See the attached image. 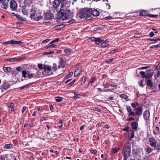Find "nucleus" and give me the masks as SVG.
<instances>
[{"instance_id": "1", "label": "nucleus", "mask_w": 160, "mask_h": 160, "mask_svg": "<svg viewBox=\"0 0 160 160\" xmlns=\"http://www.w3.org/2000/svg\"><path fill=\"white\" fill-rule=\"evenodd\" d=\"M91 42L92 43H94L97 44H99L101 43L100 46L102 48L107 47L109 45V41L108 40H106L105 41L103 42V40L100 38H96L94 37H91Z\"/></svg>"}, {"instance_id": "2", "label": "nucleus", "mask_w": 160, "mask_h": 160, "mask_svg": "<svg viewBox=\"0 0 160 160\" xmlns=\"http://www.w3.org/2000/svg\"><path fill=\"white\" fill-rule=\"evenodd\" d=\"M78 16L81 18H85L87 20H90V9L84 8L81 10Z\"/></svg>"}, {"instance_id": "3", "label": "nucleus", "mask_w": 160, "mask_h": 160, "mask_svg": "<svg viewBox=\"0 0 160 160\" xmlns=\"http://www.w3.org/2000/svg\"><path fill=\"white\" fill-rule=\"evenodd\" d=\"M62 12V13H60V12L58 13L59 16L58 18L63 20H66L68 18L69 11L68 10L64 11Z\"/></svg>"}, {"instance_id": "4", "label": "nucleus", "mask_w": 160, "mask_h": 160, "mask_svg": "<svg viewBox=\"0 0 160 160\" xmlns=\"http://www.w3.org/2000/svg\"><path fill=\"white\" fill-rule=\"evenodd\" d=\"M17 7V4L16 2L13 0H11L10 2V8L12 11L16 10Z\"/></svg>"}, {"instance_id": "5", "label": "nucleus", "mask_w": 160, "mask_h": 160, "mask_svg": "<svg viewBox=\"0 0 160 160\" xmlns=\"http://www.w3.org/2000/svg\"><path fill=\"white\" fill-rule=\"evenodd\" d=\"M135 114L136 115L139 116L142 114V110L140 106L135 109Z\"/></svg>"}, {"instance_id": "6", "label": "nucleus", "mask_w": 160, "mask_h": 160, "mask_svg": "<svg viewBox=\"0 0 160 160\" xmlns=\"http://www.w3.org/2000/svg\"><path fill=\"white\" fill-rule=\"evenodd\" d=\"M140 74L142 76L143 78L146 79L149 78L152 76V75L151 73L146 74L145 72L143 71H141L140 72Z\"/></svg>"}, {"instance_id": "7", "label": "nucleus", "mask_w": 160, "mask_h": 160, "mask_svg": "<svg viewBox=\"0 0 160 160\" xmlns=\"http://www.w3.org/2000/svg\"><path fill=\"white\" fill-rule=\"evenodd\" d=\"M150 145L152 147L154 148L156 147L157 144L156 141L152 138H150L149 140Z\"/></svg>"}, {"instance_id": "8", "label": "nucleus", "mask_w": 160, "mask_h": 160, "mask_svg": "<svg viewBox=\"0 0 160 160\" xmlns=\"http://www.w3.org/2000/svg\"><path fill=\"white\" fill-rule=\"evenodd\" d=\"M36 11L33 9L32 8L30 11V18L34 20V18L36 17L37 14Z\"/></svg>"}, {"instance_id": "9", "label": "nucleus", "mask_w": 160, "mask_h": 160, "mask_svg": "<svg viewBox=\"0 0 160 160\" xmlns=\"http://www.w3.org/2000/svg\"><path fill=\"white\" fill-rule=\"evenodd\" d=\"M10 88L9 85L6 82H4L3 83L2 85L0 87L1 89L4 90H6Z\"/></svg>"}, {"instance_id": "10", "label": "nucleus", "mask_w": 160, "mask_h": 160, "mask_svg": "<svg viewBox=\"0 0 160 160\" xmlns=\"http://www.w3.org/2000/svg\"><path fill=\"white\" fill-rule=\"evenodd\" d=\"M150 116V112L148 110H146L143 113V117L145 120H148Z\"/></svg>"}, {"instance_id": "11", "label": "nucleus", "mask_w": 160, "mask_h": 160, "mask_svg": "<svg viewBox=\"0 0 160 160\" xmlns=\"http://www.w3.org/2000/svg\"><path fill=\"white\" fill-rule=\"evenodd\" d=\"M131 126L132 128L134 130L136 131L137 129L138 123L136 122H133L132 123Z\"/></svg>"}, {"instance_id": "12", "label": "nucleus", "mask_w": 160, "mask_h": 160, "mask_svg": "<svg viewBox=\"0 0 160 160\" xmlns=\"http://www.w3.org/2000/svg\"><path fill=\"white\" fill-rule=\"evenodd\" d=\"M130 152V149L128 148L127 149L125 150L124 152V158H126V159H127V158H128L129 155V154Z\"/></svg>"}, {"instance_id": "13", "label": "nucleus", "mask_w": 160, "mask_h": 160, "mask_svg": "<svg viewBox=\"0 0 160 160\" xmlns=\"http://www.w3.org/2000/svg\"><path fill=\"white\" fill-rule=\"evenodd\" d=\"M60 2L58 0H55L52 2L53 7L55 8L58 7L60 5Z\"/></svg>"}, {"instance_id": "14", "label": "nucleus", "mask_w": 160, "mask_h": 160, "mask_svg": "<svg viewBox=\"0 0 160 160\" xmlns=\"http://www.w3.org/2000/svg\"><path fill=\"white\" fill-rule=\"evenodd\" d=\"M22 59V58H11L6 60V61L14 62L15 61H20Z\"/></svg>"}, {"instance_id": "15", "label": "nucleus", "mask_w": 160, "mask_h": 160, "mask_svg": "<svg viewBox=\"0 0 160 160\" xmlns=\"http://www.w3.org/2000/svg\"><path fill=\"white\" fill-rule=\"evenodd\" d=\"M51 67L49 65H45L43 66V69L45 71H47L48 73V72L51 71Z\"/></svg>"}, {"instance_id": "16", "label": "nucleus", "mask_w": 160, "mask_h": 160, "mask_svg": "<svg viewBox=\"0 0 160 160\" xmlns=\"http://www.w3.org/2000/svg\"><path fill=\"white\" fill-rule=\"evenodd\" d=\"M61 7L60 10L58 12H60V13H63L62 12H64V11L67 10L66 9L67 8L65 6V4L64 3H62L61 4Z\"/></svg>"}, {"instance_id": "17", "label": "nucleus", "mask_w": 160, "mask_h": 160, "mask_svg": "<svg viewBox=\"0 0 160 160\" xmlns=\"http://www.w3.org/2000/svg\"><path fill=\"white\" fill-rule=\"evenodd\" d=\"M2 2V7L4 9H7V8L8 6V2H5V1H3Z\"/></svg>"}, {"instance_id": "18", "label": "nucleus", "mask_w": 160, "mask_h": 160, "mask_svg": "<svg viewBox=\"0 0 160 160\" xmlns=\"http://www.w3.org/2000/svg\"><path fill=\"white\" fill-rule=\"evenodd\" d=\"M92 15L94 16H97L99 15V12L96 9H94L93 10H92Z\"/></svg>"}, {"instance_id": "19", "label": "nucleus", "mask_w": 160, "mask_h": 160, "mask_svg": "<svg viewBox=\"0 0 160 160\" xmlns=\"http://www.w3.org/2000/svg\"><path fill=\"white\" fill-rule=\"evenodd\" d=\"M64 27V25L63 24L58 25L55 26L54 28L56 30H60L63 29Z\"/></svg>"}, {"instance_id": "20", "label": "nucleus", "mask_w": 160, "mask_h": 160, "mask_svg": "<svg viewBox=\"0 0 160 160\" xmlns=\"http://www.w3.org/2000/svg\"><path fill=\"white\" fill-rule=\"evenodd\" d=\"M29 72H28L26 70H22V77L24 78H26L27 77V76L28 75Z\"/></svg>"}, {"instance_id": "21", "label": "nucleus", "mask_w": 160, "mask_h": 160, "mask_svg": "<svg viewBox=\"0 0 160 160\" xmlns=\"http://www.w3.org/2000/svg\"><path fill=\"white\" fill-rule=\"evenodd\" d=\"M81 68H78L77 69V70L74 72V76L75 77L78 76V75L80 74L81 72Z\"/></svg>"}, {"instance_id": "22", "label": "nucleus", "mask_w": 160, "mask_h": 160, "mask_svg": "<svg viewBox=\"0 0 160 160\" xmlns=\"http://www.w3.org/2000/svg\"><path fill=\"white\" fill-rule=\"evenodd\" d=\"M53 18V17L52 16L51 14H47L45 17V20H50L52 19Z\"/></svg>"}, {"instance_id": "23", "label": "nucleus", "mask_w": 160, "mask_h": 160, "mask_svg": "<svg viewBox=\"0 0 160 160\" xmlns=\"http://www.w3.org/2000/svg\"><path fill=\"white\" fill-rule=\"evenodd\" d=\"M3 71L6 73L11 72L12 70V68L10 67H4L3 68Z\"/></svg>"}, {"instance_id": "24", "label": "nucleus", "mask_w": 160, "mask_h": 160, "mask_svg": "<svg viewBox=\"0 0 160 160\" xmlns=\"http://www.w3.org/2000/svg\"><path fill=\"white\" fill-rule=\"evenodd\" d=\"M153 149L151 148L149 146H147L145 148V150L148 154H149L152 152L153 151Z\"/></svg>"}, {"instance_id": "25", "label": "nucleus", "mask_w": 160, "mask_h": 160, "mask_svg": "<svg viewBox=\"0 0 160 160\" xmlns=\"http://www.w3.org/2000/svg\"><path fill=\"white\" fill-rule=\"evenodd\" d=\"M22 12L24 15H27L28 13V10L26 8H23L22 9Z\"/></svg>"}, {"instance_id": "26", "label": "nucleus", "mask_w": 160, "mask_h": 160, "mask_svg": "<svg viewBox=\"0 0 160 160\" xmlns=\"http://www.w3.org/2000/svg\"><path fill=\"white\" fill-rule=\"evenodd\" d=\"M63 51L64 52L67 54H70L72 52V50L70 48H67L64 49Z\"/></svg>"}, {"instance_id": "27", "label": "nucleus", "mask_w": 160, "mask_h": 160, "mask_svg": "<svg viewBox=\"0 0 160 160\" xmlns=\"http://www.w3.org/2000/svg\"><path fill=\"white\" fill-rule=\"evenodd\" d=\"M147 85L148 87L151 88L152 86V82L151 80L150 79H148L147 81Z\"/></svg>"}, {"instance_id": "28", "label": "nucleus", "mask_w": 160, "mask_h": 160, "mask_svg": "<svg viewBox=\"0 0 160 160\" xmlns=\"http://www.w3.org/2000/svg\"><path fill=\"white\" fill-rule=\"evenodd\" d=\"M148 13L147 11H144L142 10L140 13V15L141 16H146Z\"/></svg>"}, {"instance_id": "29", "label": "nucleus", "mask_w": 160, "mask_h": 160, "mask_svg": "<svg viewBox=\"0 0 160 160\" xmlns=\"http://www.w3.org/2000/svg\"><path fill=\"white\" fill-rule=\"evenodd\" d=\"M130 139L131 140H132L133 139L134 137V131L132 130H130Z\"/></svg>"}, {"instance_id": "30", "label": "nucleus", "mask_w": 160, "mask_h": 160, "mask_svg": "<svg viewBox=\"0 0 160 160\" xmlns=\"http://www.w3.org/2000/svg\"><path fill=\"white\" fill-rule=\"evenodd\" d=\"M12 147V145L11 144H6L4 146L3 148L5 149H8Z\"/></svg>"}, {"instance_id": "31", "label": "nucleus", "mask_w": 160, "mask_h": 160, "mask_svg": "<svg viewBox=\"0 0 160 160\" xmlns=\"http://www.w3.org/2000/svg\"><path fill=\"white\" fill-rule=\"evenodd\" d=\"M73 74V72H70L68 73V75H67L65 77V79H68L70 77L72 76Z\"/></svg>"}, {"instance_id": "32", "label": "nucleus", "mask_w": 160, "mask_h": 160, "mask_svg": "<svg viewBox=\"0 0 160 160\" xmlns=\"http://www.w3.org/2000/svg\"><path fill=\"white\" fill-rule=\"evenodd\" d=\"M120 96L121 98H124L127 101H128L129 100V99L128 98V96L125 94H121V95H120Z\"/></svg>"}, {"instance_id": "33", "label": "nucleus", "mask_w": 160, "mask_h": 160, "mask_svg": "<svg viewBox=\"0 0 160 160\" xmlns=\"http://www.w3.org/2000/svg\"><path fill=\"white\" fill-rule=\"evenodd\" d=\"M42 17L41 16H37V17L34 18L35 21H38L39 20L42 19Z\"/></svg>"}, {"instance_id": "34", "label": "nucleus", "mask_w": 160, "mask_h": 160, "mask_svg": "<svg viewBox=\"0 0 160 160\" xmlns=\"http://www.w3.org/2000/svg\"><path fill=\"white\" fill-rule=\"evenodd\" d=\"M12 44H20L22 43L21 41H20L12 40Z\"/></svg>"}, {"instance_id": "35", "label": "nucleus", "mask_w": 160, "mask_h": 160, "mask_svg": "<svg viewBox=\"0 0 160 160\" xmlns=\"http://www.w3.org/2000/svg\"><path fill=\"white\" fill-rule=\"evenodd\" d=\"M55 100L57 102H60L62 100L63 98L61 97H57L55 98Z\"/></svg>"}, {"instance_id": "36", "label": "nucleus", "mask_w": 160, "mask_h": 160, "mask_svg": "<svg viewBox=\"0 0 160 160\" xmlns=\"http://www.w3.org/2000/svg\"><path fill=\"white\" fill-rule=\"evenodd\" d=\"M119 149V148H113L112 150V153L114 154L116 153Z\"/></svg>"}, {"instance_id": "37", "label": "nucleus", "mask_w": 160, "mask_h": 160, "mask_svg": "<svg viewBox=\"0 0 160 160\" xmlns=\"http://www.w3.org/2000/svg\"><path fill=\"white\" fill-rule=\"evenodd\" d=\"M34 73H28V75L27 76V77L29 79H31L32 78L34 77Z\"/></svg>"}, {"instance_id": "38", "label": "nucleus", "mask_w": 160, "mask_h": 160, "mask_svg": "<svg viewBox=\"0 0 160 160\" xmlns=\"http://www.w3.org/2000/svg\"><path fill=\"white\" fill-rule=\"evenodd\" d=\"M95 26H94L91 27V31L94 32L97 31L98 30L97 28H95Z\"/></svg>"}, {"instance_id": "39", "label": "nucleus", "mask_w": 160, "mask_h": 160, "mask_svg": "<svg viewBox=\"0 0 160 160\" xmlns=\"http://www.w3.org/2000/svg\"><path fill=\"white\" fill-rule=\"evenodd\" d=\"M3 44L5 46H6L8 44H12V40L4 42L3 43Z\"/></svg>"}, {"instance_id": "40", "label": "nucleus", "mask_w": 160, "mask_h": 160, "mask_svg": "<svg viewBox=\"0 0 160 160\" xmlns=\"http://www.w3.org/2000/svg\"><path fill=\"white\" fill-rule=\"evenodd\" d=\"M74 96L73 97V98H80L81 95L79 94H77V93H75L74 94Z\"/></svg>"}, {"instance_id": "41", "label": "nucleus", "mask_w": 160, "mask_h": 160, "mask_svg": "<svg viewBox=\"0 0 160 160\" xmlns=\"http://www.w3.org/2000/svg\"><path fill=\"white\" fill-rule=\"evenodd\" d=\"M29 87H30L29 84H26V85H25L24 86H23L22 87H20L19 88H20V89H23L25 88H28Z\"/></svg>"}, {"instance_id": "42", "label": "nucleus", "mask_w": 160, "mask_h": 160, "mask_svg": "<svg viewBox=\"0 0 160 160\" xmlns=\"http://www.w3.org/2000/svg\"><path fill=\"white\" fill-rule=\"evenodd\" d=\"M126 109L127 111L128 112H130L131 111H132V109L131 108V107L129 106H127L126 107Z\"/></svg>"}, {"instance_id": "43", "label": "nucleus", "mask_w": 160, "mask_h": 160, "mask_svg": "<svg viewBox=\"0 0 160 160\" xmlns=\"http://www.w3.org/2000/svg\"><path fill=\"white\" fill-rule=\"evenodd\" d=\"M86 77H84V76L83 77H82V80H81L82 84L84 83L86 81Z\"/></svg>"}, {"instance_id": "44", "label": "nucleus", "mask_w": 160, "mask_h": 160, "mask_svg": "<svg viewBox=\"0 0 160 160\" xmlns=\"http://www.w3.org/2000/svg\"><path fill=\"white\" fill-rule=\"evenodd\" d=\"M135 113H135V112H133L132 111L131 112H129V114H128V116H131V115H132L133 116H136V115Z\"/></svg>"}, {"instance_id": "45", "label": "nucleus", "mask_w": 160, "mask_h": 160, "mask_svg": "<svg viewBox=\"0 0 160 160\" xmlns=\"http://www.w3.org/2000/svg\"><path fill=\"white\" fill-rule=\"evenodd\" d=\"M143 82V80H141L138 82V83L139 85L141 87H143L144 85L142 84V82Z\"/></svg>"}, {"instance_id": "46", "label": "nucleus", "mask_w": 160, "mask_h": 160, "mask_svg": "<svg viewBox=\"0 0 160 160\" xmlns=\"http://www.w3.org/2000/svg\"><path fill=\"white\" fill-rule=\"evenodd\" d=\"M54 51H50L49 52H45L44 53V54L45 55H48V54H51L52 53H54Z\"/></svg>"}, {"instance_id": "47", "label": "nucleus", "mask_w": 160, "mask_h": 160, "mask_svg": "<svg viewBox=\"0 0 160 160\" xmlns=\"http://www.w3.org/2000/svg\"><path fill=\"white\" fill-rule=\"evenodd\" d=\"M60 62V64L62 65H65V61L62 58L61 59Z\"/></svg>"}, {"instance_id": "48", "label": "nucleus", "mask_w": 160, "mask_h": 160, "mask_svg": "<svg viewBox=\"0 0 160 160\" xmlns=\"http://www.w3.org/2000/svg\"><path fill=\"white\" fill-rule=\"evenodd\" d=\"M52 69L54 70L55 71L57 69V66L56 64L53 63V66L52 67Z\"/></svg>"}, {"instance_id": "49", "label": "nucleus", "mask_w": 160, "mask_h": 160, "mask_svg": "<svg viewBox=\"0 0 160 160\" xmlns=\"http://www.w3.org/2000/svg\"><path fill=\"white\" fill-rule=\"evenodd\" d=\"M59 38H57L54 40H53L52 41L50 42V44L53 43H54L55 42H57L59 41Z\"/></svg>"}, {"instance_id": "50", "label": "nucleus", "mask_w": 160, "mask_h": 160, "mask_svg": "<svg viewBox=\"0 0 160 160\" xmlns=\"http://www.w3.org/2000/svg\"><path fill=\"white\" fill-rule=\"evenodd\" d=\"M155 36V34L153 32H151L149 33V36L150 37H152Z\"/></svg>"}, {"instance_id": "51", "label": "nucleus", "mask_w": 160, "mask_h": 160, "mask_svg": "<svg viewBox=\"0 0 160 160\" xmlns=\"http://www.w3.org/2000/svg\"><path fill=\"white\" fill-rule=\"evenodd\" d=\"M50 40V39H47L46 40H44L42 42V43H46L48 42Z\"/></svg>"}, {"instance_id": "52", "label": "nucleus", "mask_w": 160, "mask_h": 160, "mask_svg": "<svg viewBox=\"0 0 160 160\" xmlns=\"http://www.w3.org/2000/svg\"><path fill=\"white\" fill-rule=\"evenodd\" d=\"M129 129L130 127H127L124 128L123 130L125 131H128L129 130Z\"/></svg>"}, {"instance_id": "53", "label": "nucleus", "mask_w": 160, "mask_h": 160, "mask_svg": "<svg viewBox=\"0 0 160 160\" xmlns=\"http://www.w3.org/2000/svg\"><path fill=\"white\" fill-rule=\"evenodd\" d=\"M110 86V85H108L107 83H104L103 84V86L104 88H108L109 87V86Z\"/></svg>"}, {"instance_id": "54", "label": "nucleus", "mask_w": 160, "mask_h": 160, "mask_svg": "<svg viewBox=\"0 0 160 160\" xmlns=\"http://www.w3.org/2000/svg\"><path fill=\"white\" fill-rule=\"evenodd\" d=\"M75 81H76V80H73L72 82H71L70 83L68 84V86H70L72 85L75 82Z\"/></svg>"}, {"instance_id": "55", "label": "nucleus", "mask_w": 160, "mask_h": 160, "mask_svg": "<svg viewBox=\"0 0 160 160\" xmlns=\"http://www.w3.org/2000/svg\"><path fill=\"white\" fill-rule=\"evenodd\" d=\"M98 89L99 90L100 92H103V91L108 92V91H111L110 90H109V89H108L107 90H104V91H103L102 89H101L100 88H98Z\"/></svg>"}, {"instance_id": "56", "label": "nucleus", "mask_w": 160, "mask_h": 160, "mask_svg": "<svg viewBox=\"0 0 160 160\" xmlns=\"http://www.w3.org/2000/svg\"><path fill=\"white\" fill-rule=\"evenodd\" d=\"M38 67L40 69H42L43 68V67L42 64H39L38 65Z\"/></svg>"}, {"instance_id": "57", "label": "nucleus", "mask_w": 160, "mask_h": 160, "mask_svg": "<svg viewBox=\"0 0 160 160\" xmlns=\"http://www.w3.org/2000/svg\"><path fill=\"white\" fill-rule=\"evenodd\" d=\"M96 78L95 77H93L92 78L91 81V84L93 83L94 81L96 80Z\"/></svg>"}, {"instance_id": "58", "label": "nucleus", "mask_w": 160, "mask_h": 160, "mask_svg": "<svg viewBox=\"0 0 160 160\" xmlns=\"http://www.w3.org/2000/svg\"><path fill=\"white\" fill-rule=\"evenodd\" d=\"M155 148L158 151H160V145H156V147Z\"/></svg>"}, {"instance_id": "59", "label": "nucleus", "mask_w": 160, "mask_h": 160, "mask_svg": "<svg viewBox=\"0 0 160 160\" xmlns=\"http://www.w3.org/2000/svg\"><path fill=\"white\" fill-rule=\"evenodd\" d=\"M16 18H18L19 20H22V18L20 17V16L19 15H16Z\"/></svg>"}, {"instance_id": "60", "label": "nucleus", "mask_w": 160, "mask_h": 160, "mask_svg": "<svg viewBox=\"0 0 160 160\" xmlns=\"http://www.w3.org/2000/svg\"><path fill=\"white\" fill-rule=\"evenodd\" d=\"M75 21L74 20V19H72L70 20L68 22L70 23V24H72V23H75Z\"/></svg>"}, {"instance_id": "61", "label": "nucleus", "mask_w": 160, "mask_h": 160, "mask_svg": "<svg viewBox=\"0 0 160 160\" xmlns=\"http://www.w3.org/2000/svg\"><path fill=\"white\" fill-rule=\"evenodd\" d=\"M97 152V151L96 150H91V152L95 154H96Z\"/></svg>"}, {"instance_id": "62", "label": "nucleus", "mask_w": 160, "mask_h": 160, "mask_svg": "<svg viewBox=\"0 0 160 160\" xmlns=\"http://www.w3.org/2000/svg\"><path fill=\"white\" fill-rule=\"evenodd\" d=\"M13 105L14 104L12 102H10L8 104V106L10 108H12Z\"/></svg>"}, {"instance_id": "63", "label": "nucleus", "mask_w": 160, "mask_h": 160, "mask_svg": "<svg viewBox=\"0 0 160 160\" xmlns=\"http://www.w3.org/2000/svg\"><path fill=\"white\" fill-rule=\"evenodd\" d=\"M65 67V65H62V64H61L60 65L58 66V68H64Z\"/></svg>"}, {"instance_id": "64", "label": "nucleus", "mask_w": 160, "mask_h": 160, "mask_svg": "<svg viewBox=\"0 0 160 160\" xmlns=\"http://www.w3.org/2000/svg\"><path fill=\"white\" fill-rule=\"evenodd\" d=\"M156 75L157 77H159L160 76V71H157Z\"/></svg>"}]
</instances>
